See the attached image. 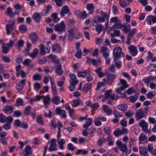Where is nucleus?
<instances>
[{"instance_id": "f257e3e1", "label": "nucleus", "mask_w": 156, "mask_h": 156, "mask_svg": "<svg viewBox=\"0 0 156 156\" xmlns=\"http://www.w3.org/2000/svg\"><path fill=\"white\" fill-rule=\"evenodd\" d=\"M148 111V108H145L144 110L140 108L137 111L135 115L136 119V120L138 121L143 118L144 117L147 115Z\"/></svg>"}, {"instance_id": "f03ea898", "label": "nucleus", "mask_w": 156, "mask_h": 156, "mask_svg": "<svg viewBox=\"0 0 156 156\" xmlns=\"http://www.w3.org/2000/svg\"><path fill=\"white\" fill-rule=\"evenodd\" d=\"M113 55L115 60L119 59L120 58L123 57L124 55L122 52V49L120 47H115L113 50Z\"/></svg>"}, {"instance_id": "7ed1b4c3", "label": "nucleus", "mask_w": 156, "mask_h": 156, "mask_svg": "<svg viewBox=\"0 0 156 156\" xmlns=\"http://www.w3.org/2000/svg\"><path fill=\"white\" fill-rule=\"evenodd\" d=\"M54 30L60 34L66 31V26L63 21H62L60 23L57 24L54 27Z\"/></svg>"}, {"instance_id": "20e7f679", "label": "nucleus", "mask_w": 156, "mask_h": 156, "mask_svg": "<svg viewBox=\"0 0 156 156\" xmlns=\"http://www.w3.org/2000/svg\"><path fill=\"white\" fill-rule=\"evenodd\" d=\"M100 13L101 16H98L97 17V21L99 23H101L105 22L106 19H108V22L106 24V25H107L108 23L109 16H108L107 13L103 11H100Z\"/></svg>"}, {"instance_id": "39448f33", "label": "nucleus", "mask_w": 156, "mask_h": 156, "mask_svg": "<svg viewBox=\"0 0 156 156\" xmlns=\"http://www.w3.org/2000/svg\"><path fill=\"white\" fill-rule=\"evenodd\" d=\"M15 20H12L9 21L10 24H7L6 25V34L8 35H9L14 29Z\"/></svg>"}, {"instance_id": "423d86ee", "label": "nucleus", "mask_w": 156, "mask_h": 156, "mask_svg": "<svg viewBox=\"0 0 156 156\" xmlns=\"http://www.w3.org/2000/svg\"><path fill=\"white\" fill-rule=\"evenodd\" d=\"M140 126L142 128V130L146 133H147L149 132L148 129V125L144 120H142L139 123Z\"/></svg>"}, {"instance_id": "0eeeda50", "label": "nucleus", "mask_w": 156, "mask_h": 156, "mask_svg": "<svg viewBox=\"0 0 156 156\" xmlns=\"http://www.w3.org/2000/svg\"><path fill=\"white\" fill-rule=\"evenodd\" d=\"M93 25L96 27L95 30L98 34H100L102 31L103 29V26L101 24L98 23L96 21H94Z\"/></svg>"}, {"instance_id": "6e6552de", "label": "nucleus", "mask_w": 156, "mask_h": 156, "mask_svg": "<svg viewBox=\"0 0 156 156\" xmlns=\"http://www.w3.org/2000/svg\"><path fill=\"white\" fill-rule=\"evenodd\" d=\"M116 77V76L115 75L113 74L109 73L107 76V83L108 85H112Z\"/></svg>"}, {"instance_id": "1a4fd4ad", "label": "nucleus", "mask_w": 156, "mask_h": 156, "mask_svg": "<svg viewBox=\"0 0 156 156\" xmlns=\"http://www.w3.org/2000/svg\"><path fill=\"white\" fill-rule=\"evenodd\" d=\"M130 54L133 56L136 55L137 54V48L133 45H131L128 48Z\"/></svg>"}, {"instance_id": "9d476101", "label": "nucleus", "mask_w": 156, "mask_h": 156, "mask_svg": "<svg viewBox=\"0 0 156 156\" xmlns=\"http://www.w3.org/2000/svg\"><path fill=\"white\" fill-rule=\"evenodd\" d=\"M139 152L140 155L144 156H148V151L146 147L144 146H140Z\"/></svg>"}, {"instance_id": "9b49d317", "label": "nucleus", "mask_w": 156, "mask_h": 156, "mask_svg": "<svg viewBox=\"0 0 156 156\" xmlns=\"http://www.w3.org/2000/svg\"><path fill=\"white\" fill-rule=\"evenodd\" d=\"M56 140L55 139H52L51 140V144L49 148V151L52 152L57 150V148H56Z\"/></svg>"}, {"instance_id": "f8f14e48", "label": "nucleus", "mask_w": 156, "mask_h": 156, "mask_svg": "<svg viewBox=\"0 0 156 156\" xmlns=\"http://www.w3.org/2000/svg\"><path fill=\"white\" fill-rule=\"evenodd\" d=\"M29 37L33 43L35 44L38 41V36L36 33L34 32L31 33Z\"/></svg>"}, {"instance_id": "ddd939ff", "label": "nucleus", "mask_w": 156, "mask_h": 156, "mask_svg": "<svg viewBox=\"0 0 156 156\" xmlns=\"http://www.w3.org/2000/svg\"><path fill=\"white\" fill-rule=\"evenodd\" d=\"M70 12L69 9L67 5H65L61 9L60 12V14L62 17L64 16L65 14L69 13Z\"/></svg>"}, {"instance_id": "4468645a", "label": "nucleus", "mask_w": 156, "mask_h": 156, "mask_svg": "<svg viewBox=\"0 0 156 156\" xmlns=\"http://www.w3.org/2000/svg\"><path fill=\"white\" fill-rule=\"evenodd\" d=\"M78 82V81L76 80H71L70 81V84L69 87V90L70 91H73L76 88V86Z\"/></svg>"}, {"instance_id": "2eb2a0df", "label": "nucleus", "mask_w": 156, "mask_h": 156, "mask_svg": "<svg viewBox=\"0 0 156 156\" xmlns=\"http://www.w3.org/2000/svg\"><path fill=\"white\" fill-rule=\"evenodd\" d=\"M55 112L57 115H62V118L66 117V112L65 110H62L59 108H57Z\"/></svg>"}, {"instance_id": "dca6fc26", "label": "nucleus", "mask_w": 156, "mask_h": 156, "mask_svg": "<svg viewBox=\"0 0 156 156\" xmlns=\"http://www.w3.org/2000/svg\"><path fill=\"white\" fill-rule=\"evenodd\" d=\"M146 20L148 25H151L152 23H156V16H148L147 17Z\"/></svg>"}, {"instance_id": "f3484780", "label": "nucleus", "mask_w": 156, "mask_h": 156, "mask_svg": "<svg viewBox=\"0 0 156 156\" xmlns=\"http://www.w3.org/2000/svg\"><path fill=\"white\" fill-rule=\"evenodd\" d=\"M13 105H7L4 107L3 111L6 113L10 112L11 113L13 112Z\"/></svg>"}, {"instance_id": "a211bd4d", "label": "nucleus", "mask_w": 156, "mask_h": 156, "mask_svg": "<svg viewBox=\"0 0 156 156\" xmlns=\"http://www.w3.org/2000/svg\"><path fill=\"white\" fill-rule=\"evenodd\" d=\"M73 28H71L70 29L68 30V38L69 40L72 41L74 37L75 34L73 33Z\"/></svg>"}, {"instance_id": "6ab92c4d", "label": "nucleus", "mask_w": 156, "mask_h": 156, "mask_svg": "<svg viewBox=\"0 0 156 156\" xmlns=\"http://www.w3.org/2000/svg\"><path fill=\"white\" fill-rule=\"evenodd\" d=\"M87 9L89 11V14H92L94 12V5L92 3L88 4L86 5Z\"/></svg>"}, {"instance_id": "aec40b11", "label": "nucleus", "mask_w": 156, "mask_h": 156, "mask_svg": "<svg viewBox=\"0 0 156 156\" xmlns=\"http://www.w3.org/2000/svg\"><path fill=\"white\" fill-rule=\"evenodd\" d=\"M56 74L58 76H61L63 73V71L62 69V65L59 64L57 66L55 69Z\"/></svg>"}, {"instance_id": "412c9836", "label": "nucleus", "mask_w": 156, "mask_h": 156, "mask_svg": "<svg viewBox=\"0 0 156 156\" xmlns=\"http://www.w3.org/2000/svg\"><path fill=\"white\" fill-rule=\"evenodd\" d=\"M5 13L7 15L10 17H14L13 12L12 9L11 7H9L7 8V10L5 12Z\"/></svg>"}, {"instance_id": "4be33fe9", "label": "nucleus", "mask_w": 156, "mask_h": 156, "mask_svg": "<svg viewBox=\"0 0 156 156\" xmlns=\"http://www.w3.org/2000/svg\"><path fill=\"white\" fill-rule=\"evenodd\" d=\"M33 18L34 20L37 23L39 22L41 20V16L38 13H35L33 15Z\"/></svg>"}, {"instance_id": "5701e85b", "label": "nucleus", "mask_w": 156, "mask_h": 156, "mask_svg": "<svg viewBox=\"0 0 156 156\" xmlns=\"http://www.w3.org/2000/svg\"><path fill=\"white\" fill-rule=\"evenodd\" d=\"M117 108L122 111H126L127 108V106L126 105L122 104L119 105L117 106Z\"/></svg>"}, {"instance_id": "b1692460", "label": "nucleus", "mask_w": 156, "mask_h": 156, "mask_svg": "<svg viewBox=\"0 0 156 156\" xmlns=\"http://www.w3.org/2000/svg\"><path fill=\"white\" fill-rule=\"evenodd\" d=\"M60 47L58 44H55L52 46V51L54 52H59L60 51Z\"/></svg>"}, {"instance_id": "393cba45", "label": "nucleus", "mask_w": 156, "mask_h": 156, "mask_svg": "<svg viewBox=\"0 0 156 156\" xmlns=\"http://www.w3.org/2000/svg\"><path fill=\"white\" fill-rule=\"evenodd\" d=\"M2 51L4 54L7 53L9 50V48L7 46V44L3 43L2 45Z\"/></svg>"}, {"instance_id": "a878e982", "label": "nucleus", "mask_w": 156, "mask_h": 156, "mask_svg": "<svg viewBox=\"0 0 156 156\" xmlns=\"http://www.w3.org/2000/svg\"><path fill=\"white\" fill-rule=\"evenodd\" d=\"M104 112H106L108 115H110L112 113V111L110 109V108L107 105H104L103 106Z\"/></svg>"}, {"instance_id": "bb28decb", "label": "nucleus", "mask_w": 156, "mask_h": 156, "mask_svg": "<svg viewBox=\"0 0 156 156\" xmlns=\"http://www.w3.org/2000/svg\"><path fill=\"white\" fill-rule=\"evenodd\" d=\"M92 120L91 118H89L87 121L85 122V123L83 125V127L87 129L88 127L92 124Z\"/></svg>"}, {"instance_id": "cd10ccee", "label": "nucleus", "mask_w": 156, "mask_h": 156, "mask_svg": "<svg viewBox=\"0 0 156 156\" xmlns=\"http://www.w3.org/2000/svg\"><path fill=\"white\" fill-rule=\"evenodd\" d=\"M119 80L120 83L122 86V87H123L124 90L125 88L128 87L129 86L127 84V82L125 80L120 78L119 79Z\"/></svg>"}, {"instance_id": "c85d7f7f", "label": "nucleus", "mask_w": 156, "mask_h": 156, "mask_svg": "<svg viewBox=\"0 0 156 156\" xmlns=\"http://www.w3.org/2000/svg\"><path fill=\"white\" fill-rule=\"evenodd\" d=\"M91 86L92 84L90 83H88L85 84L83 88V91L87 92L88 90L90 89Z\"/></svg>"}, {"instance_id": "c756f323", "label": "nucleus", "mask_w": 156, "mask_h": 156, "mask_svg": "<svg viewBox=\"0 0 156 156\" xmlns=\"http://www.w3.org/2000/svg\"><path fill=\"white\" fill-rule=\"evenodd\" d=\"M24 41L23 40H19L18 41L17 44L16 46L17 47V49L20 50L21 48L23 47L24 44Z\"/></svg>"}, {"instance_id": "7c9ffc66", "label": "nucleus", "mask_w": 156, "mask_h": 156, "mask_svg": "<svg viewBox=\"0 0 156 156\" xmlns=\"http://www.w3.org/2000/svg\"><path fill=\"white\" fill-rule=\"evenodd\" d=\"M50 99L48 95H47V96H45V98L44 99V103L45 105V107L46 108H48V105L50 104Z\"/></svg>"}, {"instance_id": "2f4dec72", "label": "nucleus", "mask_w": 156, "mask_h": 156, "mask_svg": "<svg viewBox=\"0 0 156 156\" xmlns=\"http://www.w3.org/2000/svg\"><path fill=\"white\" fill-rule=\"evenodd\" d=\"M38 52L37 49L35 48L33 50V52L29 53V55L33 58H35L37 55Z\"/></svg>"}, {"instance_id": "473e14b6", "label": "nucleus", "mask_w": 156, "mask_h": 156, "mask_svg": "<svg viewBox=\"0 0 156 156\" xmlns=\"http://www.w3.org/2000/svg\"><path fill=\"white\" fill-rule=\"evenodd\" d=\"M109 53H106L104 54L103 56L105 58L106 63L107 64H110V59L109 58Z\"/></svg>"}, {"instance_id": "72a5a7b5", "label": "nucleus", "mask_w": 156, "mask_h": 156, "mask_svg": "<svg viewBox=\"0 0 156 156\" xmlns=\"http://www.w3.org/2000/svg\"><path fill=\"white\" fill-rule=\"evenodd\" d=\"M154 77L152 76H150L147 79L143 80V81L147 83H149L150 82L152 81L154 79Z\"/></svg>"}, {"instance_id": "f704fd0d", "label": "nucleus", "mask_w": 156, "mask_h": 156, "mask_svg": "<svg viewBox=\"0 0 156 156\" xmlns=\"http://www.w3.org/2000/svg\"><path fill=\"white\" fill-rule=\"evenodd\" d=\"M124 89L122 87H120L118 88L115 90V92L118 94H120L122 95V97H124L125 96V92H124V94H123L121 92V91L122 90H123Z\"/></svg>"}, {"instance_id": "c9c22d12", "label": "nucleus", "mask_w": 156, "mask_h": 156, "mask_svg": "<svg viewBox=\"0 0 156 156\" xmlns=\"http://www.w3.org/2000/svg\"><path fill=\"white\" fill-rule=\"evenodd\" d=\"M80 100L78 99L75 100H73V101L72 102L71 104L73 107H75L79 105L80 104Z\"/></svg>"}, {"instance_id": "e433bc0d", "label": "nucleus", "mask_w": 156, "mask_h": 156, "mask_svg": "<svg viewBox=\"0 0 156 156\" xmlns=\"http://www.w3.org/2000/svg\"><path fill=\"white\" fill-rule=\"evenodd\" d=\"M118 59H117L116 60H115L114 59H113V62H115V65L116 67L118 69L120 68L122 66L121 62L118 60Z\"/></svg>"}, {"instance_id": "4c0bfd02", "label": "nucleus", "mask_w": 156, "mask_h": 156, "mask_svg": "<svg viewBox=\"0 0 156 156\" xmlns=\"http://www.w3.org/2000/svg\"><path fill=\"white\" fill-rule=\"evenodd\" d=\"M58 142V144L59 145V148L62 149L64 147L63 144L65 143V140L64 139H62L60 140H58V141H57Z\"/></svg>"}, {"instance_id": "58836bf2", "label": "nucleus", "mask_w": 156, "mask_h": 156, "mask_svg": "<svg viewBox=\"0 0 156 156\" xmlns=\"http://www.w3.org/2000/svg\"><path fill=\"white\" fill-rule=\"evenodd\" d=\"M113 134L116 137H118L122 135L121 132V129L119 128H116L114 131Z\"/></svg>"}, {"instance_id": "ea45409f", "label": "nucleus", "mask_w": 156, "mask_h": 156, "mask_svg": "<svg viewBox=\"0 0 156 156\" xmlns=\"http://www.w3.org/2000/svg\"><path fill=\"white\" fill-rule=\"evenodd\" d=\"M88 152V151H86L85 150H83V149H79L77 152H76V154H82V155H84L87 154Z\"/></svg>"}, {"instance_id": "a19ab883", "label": "nucleus", "mask_w": 156, "mask_h": 156, "mask_svg": "<svg viewBox=\"0 0 156 156\" xmlns=\"http://www.w3.org/2000/svg\"><path fill=\"white\" fill-rule=\"evenodd\" d=\"M23 101L22 99L19 98L16 100L15 105L17 107H18L20 105H23Z\"/></svg>"}, {"instance_id": "79ce46f5", "label": "nucleus", "mask_w": 156, "mask_h": 156, "mask_svg": "<svg viewBox=\"0 0 156 156\" xmlns=\"http://www.w3.org/2000/svg\"><path fill=\"white\" fill-rule=\"evenodd\" d=\"M60 100V97L58 96H55L53 97L52 99V102L54 103L58 104H59V103H58V102Z\"/></svg>"}, {"instance_id": "37998d69", "label": "nucleus", "mask_w": 156, "mask_h": 156, "mask_svg": "<svg viewBox=\"0 0 156 156\" xmlns=\"http://www.w3.org/2000/svg\"><path fill=\"white\" fill-rule=\"evenodd\" d=\"M111 93L112 91L111 90H109L107 91L105 93V96L103 98V99H105V100H107L110 97Z\"/></svg>"}, {"instance_id": "c03bdc74", "label": "nucleus", "mask_w": 156, "mask_h": 156, "mask_svg": "<svg viewBox=\"0 0 156 156\" xmlns=\"http://www.w3.org/2000/svg\"><path fill=\"white\" fill-rule=\"evenodd\" d=\"M136 32V30L135 29H133L130 31L127 37H130L131 38L132 36L134 35Z\"/></svg>"}, {"instance_id": "a18cd8bd", "label": "nucleus", "mask_w": 156, "mask_h": 156, "mask_svg": "<svg viewBox=\"0 0 156 156\" xmlns=\"http://www.w3.org/2000/svg\"><path fill=\"white\" fill-rule=\"evenodd\" d=\"M40 54L42 55H44L45 54V47L44 45L42 44H41L40 45Z\"/></svg>"}, {"instance_id": "49530a36", "label": "nucleus", "mask_w": 156, "mask_h": 156, "mask_svg": "<svg viewBox=\"0 0 156 156\" xmlns=\"http://www.w3.org/2000/svg\"><path fill=\"white\" fill-rule=\"evenodd\" d=\"M108 48L107 47H105V46H103L101 48L100 50V52L102 53V55L103 56L104 54L106 53H107Z\"/></svg>"}, {"instance_id": "de8ad7c7", "label": "nucleus", "mask_w": 156, "mask_h": 156, "mask_svg": "<svg viewBox=\"0 0 156 156\" xmlns=\"http://www.w3.org/2000/svg\"><path fill=\"white\" fill-rule=\"evenodd\" d=\"M114 116L115 118L120 117L122 116V114L118 111L115 110L113 113Z\"/></svg>"}, {"instance_id": "09e8293b", "label": "nucleus", "mask_w": 156, "mask_h": 156, "mask_svg": "<svg viewBox=\"0 0 156 156\" xmlns=\"http://www.w3.org/2000/svg\"><path fill=\"white\" fill-rule=\"evenodd\" d=\"M36 120L38 123L42 125H44V122L41 115H40L37 117Z\"/></svg>"}, {"instance_id": "8fccbe9b", "label": "nucleus", "mask_w": 156, "mask_h": 156, "mask_svg": "<svg viewBox=\"0 0 156 156\" xmlns=\"http://www.w3.org/2000/svg\"><path fill=\"white\" fill-rule=\"evenodd\" d=\"M104 131L106 134L108 135H110V132L111 129L108 126H105L104 129Z\"/></svg>"}, {"instance_id": "3c124183", "label": "nucleus", "mask_w": 156, "mask_h": 156, "mask_svg": "<svg viewBox=\"0 0 156 156\" xmlns=\"http://www.w3.org/2000/svg\"><path fill=\"white\" fill-rule=\"evenodd\" d=\"M31 108L30 106H27L24 110V115H28L30 114V110Z\"/></svg>"}, {"instance_id": "603ef678", "label": "nucleus", "mask_w": 156, "mask_h": 156, "mask_svg": "<svg viewBox=\"0 0 156 156\" xmlns=\"http://www.w3.org/2000/svg\"><path fill=\"white\" fill-rule=\"evenodd\" d=\"M155 94L156 93L154 92H150L147 94V96L148 98L151 99L152 97L155 95Z\"/></svg>"}, {"instance_id": "864d4df0", "label": "nucleus", "mask_w": 156, "mask_h": 156, "mask_svg": "<svg viewBox=\"0 0 156 156\" xmlns=\"http://www.w3.org/2000/svg\"><path fill=\"white\" fill-rule=\"evenodd\" d=\"M57 13H54L51 15V17H52L54 21L57 22L59 20V18L57 17Z\"/></svg>"}, {"instance_id": "5fc2aeb1", "label": "nucleus", "mask_w": 156, "mask_h": 156, "mask_svg": "<svg viewBox=\"0 0 156 156\" xmlns=\"http://www.w3.org/2000/svg\"><path fill=\"white\" fill-rule=\"evenodd\" d=\"M147 137L143 133H141L139 137V142L143 141L145 139H147Z\"/></svg>"}, {"instance_id": "6e6d98bb", "label": "nucleus", "mask_w": 156, "mask_h": 156, "mask_svg": "<svg viewBox=\"0 0 156 156\" xmlns=\"http://www.w3.org/2000/svg\"><path fill=\"white\" fill-rule=\"evenodd\" d=\"M112 27L114 29H121L122 27V24L117 23L113 26Z\"/></svg>"}, {"instance_id": "4d7b16f0", "label": "nucleus", "mask_w": 156, "mask_h": 156, "mask_svg": "<svg viewBox=\"0 0 156 156\" xmlns=\"http://www.w3.org/2000/svg\"><path fill=\"white\" fill-rule=\"evenodd\" d=\"M129 4V3H127V2L125 0H123L122 1V3L121 2H120L119 3L120 5L122 8L125 7H126Z\"/></svg>"}, {"instance_id": "13d9d810", "label": "nucleus", "mask_w": 156, "mask_h": 156, "mask_svg": "<svg viewBox=\"0 0 156 156\" xmlns=\"http://www.w3.org/2000/svg\"><path fill=\"white\" fill-rule=\"evenodd\" d=\"M33 78L34 80H41V76L39 74L34 75Z\"/></svg>"}, {"instance_id": "bf43d9fd", "label": "nucleus", "mask_w": 156, "mask_h": 156, "mask_svg": "<svg viewBox=\"0 0 156 156\" xmlns=\"http://www.w3.org/2000/svg\"><path fill=\"white\" fill-rule=\"evenodd\" d=\"M34 89L37 91H38L41 87L40 84L39 83H35L34 84Z\"/></svg>"}, {"instance_id": "052dcab7", "label": "nucleus", "mask_w": 156, "mask_h": 156, "mask_svg": "<svg viewBox=\"0 0 156 156\" xmlns=\"http://www.w3.org/2000/svg\"><path fill=\"white\" fill-rule=\"evenodd\" d=\"M67 147L68 149L71 151H74L75 148V147L73 146V144L71 143L68 144Z\"/></svg>"}, {"instance_id": "680f3d73", "label": "nucleus", "mask_w": 156, "mask_h": 156, "mask_svg": "<svg viewBox=\"0 0 156 156\" xmlns=\"http://www.w3.org/2000/svg\"><path fill=\"white\" fill-rule=\"evenodd\" d=\"M19 29L22 31L24 32H26L27 30V27L24 25H22L20 26Z\"/></svg>"}, {"instance_id": "e2e57ef3", "label": "nucleus", "mask_w": 156, "mask_h": 156, "mask_svg": "<svg viewBox=\"0 0 156 156\" xmlns=\"http://www.w3.org/2000/svg\"><path fill=\"white\" fill-rule=\"evenodd\" d=\"M3 127L5 129L8 130L10 129L11 124L8 123H5L3 126Z\"/></svg>"}, {"instance_id": "0e129e2a", "label": "nucleus", "mask_w": 156, "mask_h": 156, "mask_svg": "<svg viewBox=\"0 0 156 156\" xmlns=\"http://www.w3.org/2000/svg\"><path fill=\"white\" fill-rule=\"evenodd\" d=\"M13 120L11 116H9L7 117H6V121L7 122V123H8L11 124Z\"/></svg>"}, {"instance_id": "69168bd1", "label": "nucleus", "mask_w": 156, "mask_h": 156, "mask_svg": "<svg viewBox=\"0 0 156 156\" xmlns=\"http://www.w3.org/2000/svg\"><path fill=\"white\" fill-rule=\"evenodd\" d=\"M6 117L2 114H0V122L3 123L6 122Z\"/></svg>"}, {"instance_id": "338daca9", "label": "nucleus", "mask_w": 156, "mask_h": 156, "mask_svg": "<svg viewBox=\"0 0 156 156\" xmlns=\"http://www.w3.org/2000/svg\"><path fill=\"white\" fill-rule=\"evenodd\" d=\"M31 147L29 145H27L26 146L24 149V151L26 152L29 153H32L31 151Z\"/></svg>"}, {"instance_id": "774afa93", "label": "nucleus", "mask_w": 156, "mask_h": 156, "mask_svg": "<svg viewBox=\"0 0 156 156\" xmlns=\"http://www.w3.org/2000/svg\"><path fill=\"white\" fill-rule=\"evenodd\" d=\"M31 62V60L30 59H25L23 62V64L26 66H28L29 65Z\"/></svg>"}]
</instances>
